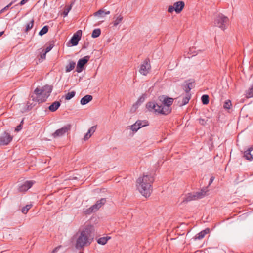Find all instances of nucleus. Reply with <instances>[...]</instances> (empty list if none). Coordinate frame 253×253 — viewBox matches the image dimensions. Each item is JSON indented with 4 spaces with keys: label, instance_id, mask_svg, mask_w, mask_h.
<instances>
[{
    "label": "nucleus",
    "instance_id": "nucleus-1",
    "mask_svg": "<svg viewBox=\"0 0 253 253\" xmlns=\"http://www.w3.org/2000/svg\"><path fill=\"white\" fill-rule=\"evenodd\" d=\"M93 231V226L87 225L76 233L74 238L76 239L75 247L77 249H81L90 245L93 240V236L92 235Z\"/></svg>",
    "mask_w": 253,
    "mask_h": 253
},
{
    "label": "nucleus",
    "instance_id": "nucleus-2",
    "mask_svg": "<svg viewBox=\"0 0 253 253\" xmlns=\"http://www.w3.org/2000/svg\"><path fill=\"white\" fill-rule=\"evenodd\" d=\"M154 180V177L148 174L143 175L137 180V188L143 196L148 197L150 196L152 191V184Z\"/></svg>",
    "mask_w": 253,
    "mask_h": 253
},
{
    "label": "nucleus",
    "instance_id": "nucleus-3",
    "mask_svg": "<svg viewBox=\"0 0 253 253\" xmlns=\"http://www.w3.org/2000/svg\"><path fill=\"white\" fill-rule=\"evenodd\" d=\"M52 90V87L48 85L44 86L42 89L36 88L33 94L31 95V98L33 101L36 102H44L50 95Z\"/></svg>",
    "mask_w": 253,
    "mask_h": 253
},
{
    "label": "nucleus",
    "instance_id": "nucleus-4",
    "mask_svg": "<svg viewBox=\"0 0 253 253\" xmlns=\"http://www.w3.org/2000/svg\"><path fill=\"white\" fill-rule=\"evenodd\" d=\"M228 23V18L223 14H219L217 16L214 22L215 26L219 27L223 31L227 28Z\"/></svg>",
    "mask_w": 253,
    "mask_h": 253
},
{
    "label": "nucleus",
    "instance_id": "nucleus-5",
    "mask_svg": "<svg viewBox=\"0 0 253 253\" xmlns=\"http://www.w3.org/2000/svg\"><path fill=\"white\" fill-rule=\"evenodd\" d=\"M173 98L167 96L161 97L160 100L162 102V108L165 115H167L171 112V105L173 102Z\"/></svg>",
    "mask_w": 253,
    "mask_h": 253
},
{
    "label": "nucleus",
    "instance_id": "nucleus-6",
    "mask_svg": "<svg viewBox=\"0 0 253 253\" xmlns=\"http://www.w3.org/2000/svg\"><path fill=\"white\" fill-rule=\"evenodd\" d=\"M208 191V187H205L201 189L200 191L194 193H189L187 195L183 201L188 202L201 199L206 195V194Z\"/></svg>",
    "mask_w": 253,
    "mask_h": 253
},
{
    "label": "nucleus",
    "instance_id": "nucleus-7",
    "mask_svg": "<svg viewBox=\"0 0 253 253\" xmlns=\"http://www.w3.org/2000/svg\"><path fill=\"white\" fill-rule=\"evenodd\" d=\"M149 124L146 120H137L132 125L128 126L126 130H130L132 133H136L141 128L148 126Z\"/></svg>",
    "mask_w": 253,
    "mask_h": 253
},
{
    "label": "nucleus",
    "instance_id": "nucleus-8",
    "mask_svg": "<svg viewBox=\"0 0 253 253\" xmlns=\"http://www.w3.org/2000/svg\"><path fill=\"white\" fill-rule=\"evenodd\" d=\"M72 126L70 124H67L61 128L57 129L53 134L52 136L54 138H59L65 136L68 133L71 129Z\"/></svg>",
    "mask_w": 253,
    "mask_h": 253
},
{
    "label": "nucleus",
    "instance_id": "nucleus-9",
    "mask_svg": "<svg viewBox=\"0 0 253 253\" xmlns=\"http://www.w3.org/2000/svg\"><path fill=\"white\" fill-rule=\"evenodd\" d=\"M146 107L148 111L151 112L165 115L162 106L159 105L155 102H148L146 105Z\"/></svg>",
    "mask_w": 253,
    "mask_h": 253
},
{
    "label": "nucleus",
    "instance_id": "nucleus-10",
    "mask_svg": "<svg viewBox=\"0 0 253 253\" xmlns=\"http://www.w3.org/2000/svg\"><path fill=\"white\" fill-rule=\"evenodd\" d=\"M184 5V2L182 1L175 2L173 5L169 6L168 11L172 13L174 11L176 13H179L183 10Z\"/></svg>",
    "mask_w": 253,
    "mask_h": 253
},
{
    "label": "nucleus",
    "instance_id": "nucleus-11",
    "mask_svg": "<svg viewBox=\"0 0 253 253\" xmlns=\"http://www.w3.org/2000/svg\"><path fill=\"white\" fill-rule=\"evenodd\" d=\"M190 84L188 85V88L186 89V94L184 97H180L178 98V104L180 106H182L188 103L190 99V96L188 91L191 89L189 87Z\"/></svg>",
    "mask_w": 253,
    "mask_h": 253
},
{
    "label": "nucleus",
    "instance_id": "nucleus-12",
    "mask_svg": "<svg viewBox=\"0 0 253 253\" xmlns=\"http://www.w3.org/2000/svg\"><path fill=\"white\" fill-rule=\"evenodd\" d=\"M150 68L151 66L150 63L145 60L141 64L139 70V72L143 75L146 76L149 72Z\"/></svg>",
    "mask_w": 253,
    "mask_h": 253
},
{
    "label": "nucleus",
    "instance_id": "nucleus-13",
    "mask_svg": "<svg viewBox=\"0 0 253 253\" xmlns=\"http://www.w3.org/2000/svg\"><path fill=\"white\" fill-rule=\"evenodd\" d=\"M82 34V31L78 30L73 35L70 41V42L72 46H76L78 44V42L81 38Z\"/></svg>",
    "mask_w": 253,
    "mask_h": 253
},
{
    "label": "nucleus",
    "instance_id": "nucleus-14",
    "mask_svg": "<svg viewBox=\"0 0 253 253\" xmlns=\"http://www.w3.org/2000/svg\"><path fill=\"white\" fill-rule=\"evenodd\" d=\"M105 198H101L100 200L97 201L96 203L92 206L89 209L90 212H95L100 208L105 203Z\"/></svg>",
    "mask_w": 253,
    "mask_h": 253
},
{
    "label": "nucleus",
    "instance_id": "nucleus-15",
    "mask_svg": "<svg viewBox=\"0 0 253 253\" xmlns=\"http://www.w3.org/2000/svg\"><path fill=\"white\" fill-rule=\"evenodd\" d=\"M89 59V57L88 56H85L84 58L80 59L77 63V71L78 73L81 72L84 66V65L87 63V62L88 61Z\"/></svg>",
    "mask_w": 253,
    "mask_h": 253
},
{
    "label": "nucleus",
    "instance_id": "nucleus-16",
    "mask_svg": "<svg viewBox=\"0 0 253 253\" xmlns=\"http://www.w3.org/2000/svg\"><path fill=\"white\" fill-rule=\"evenodd\" d=\"M34 182L32 180L26 181L19 186L18 190L20 192H25L30 189L33 185Z\"/></svg>",
    "mask_w": 253,
    "mask_h": 253
},
{
    "label": "nucleus",
    "instance_id": "nucleus-17",
    "mask_svg": "<svg viewBox=\"0 0 253 253\" xmlns=\"http://www.w3.org/2000/svg\"><path fill=\"white\" fill-rule=\"evenodd\" d=\"M124 17L121 14H116L113 18L112 24L113 27H117L123 21Z\"/></svg>",
    "mask_w": 253,
    "mask_h": 253
},
{
    "label": "nucleus",
    "instance_id": "nucleus-18",
    "mask_svg": "<svg viewBox=\"0 0 253 253\" xmlns=\"http://www.w3.org/2000/svg\"><path fill=\"white\" fill-rule=\"evenodd\" d=\"M97 128V126H91L88 130L87 132L84 134L83 140L84 141H88L95 132Z\"/></svg>",
    "mask_w": 253,
    "mask_h": 253
},
{
    "label": "nucleus",
    "instance_id": "nucleus-19",
    "mask_svg": "<svg viewBox=\"0 0 253 253\" xmlns=\"http://www.w3.org/2000/svg\"><path fill=\"white\" fill-rule=\"evenodd\" d=\"M12 140V137L7 132H4L0 136V142H10Z\"/></svg>",
    "mask_w": 253,
    "mask_h": 253
},
{
    "label": "nucleus",
    "instance_id": "nucleus-20",
    "mask_svg": "<svg viewBox=\"0 0 253 253\" xmlns=\"http://www.w3.org/2000/svg\"><path fill=\"white\" fill-rule=\"evenodd\" d=\"M252 151H253V147L251 146L244 152V157L247 160L252 161L253 159V155L251 154Z\"/></svg>",
    "mask_w": 253,
    "mask_h": 253
},
{
    "label": "nucleus",
    "instance_id": "nucleus-21",
    "mask_svg": "<svg viewBox=\"0 0 253 253\" xmlns=\"http://www.w3.org/2000/svg\"><path fill=\"white\" fill-rule=\"evenodd\" d=\"M210 232L209 228H206L205 230L201 231L198 234H196L194 237L195 240H201L203 239L205 236Z\"/></svg>",
    "mask_w": 253,
    "mask_h": 253
},
{
    "label": "nucleus",
    "instance_id": "nucleus-22",
    "mask_svg": "<svg viewBox=\"0 0 253 253\" xmlns=\"http://www.w3.org/2000/svg\"><path fill=\"white\" fill-rule=\"evenodd\" d=\"M93 97L91 95H86L81 99L80 103L82 105H84L91 101Z\"/></svg>",
    "mask_w": 253,
    "mask_h": 253
},
{
    "label": "nucleus",
    "instance_id": "nucleus-23",
    "mask_svg": "<svg viewBox=\"0 0 253 253\" xmlns=\"http://www.w3.org/2000/svg\"><path fill=\"white\" fill-rule=\"evenodd\" d=\"M60 105H61V104H60V102L55 101L54 102H53L51 105H50L49 106L48 109L50 111H51L52 112H54L58 109V108L60 107Z\"/></svg>",
    "mask_w": 253,
    "mask_h": 253
},
{
    "label": "nucleus",
    "instance_id": "nucleus-24",
    "mask_svg": "<svg viewBox=\"0 0 253 253\" xmlns=\"http://www.w3.org/2000/svg\"><path fill=\"white\" fill-rule=\"evenodd\" d=\"M110 13L109 11H105L103 10L100 9L94 13L95 16H98L100 18L104 17L106 15H109Z\"/></svg>",
    "mask_w": 253,
    "mask_h": 253
},
{
    "label": "nucleus",
    "instance_id": "nucleus-25",
    "mask_svg": "<svg viewBox=\"0 0 253 253\" xmlns=\"http://www.w3.org/2000/svg\"><path fill=\"white\" fill-rule=\"evenodd\" d=\"M110 239V237H101V238H99L97 240V243L99 244H100V245H105L107 243V241Z\"/></svg>",
    "mask_w": 253,
    "mask_h": 253
},
{
    "label": "nucleus",
    "instance_id": "nucleus-26",
    "mask_svg": "<svg viewBox=\"0 0 253 253\" xmlns=\"http://www.w3.org/2000/svg\"><path fill=\"white\" fill-rule=\"evenodd\" d=\"M75 63L74 62H70L66 67V72H69L75 68Z\"/></svg>",
    "mask_w": 253,
    "mask_h": 253
},
{
    "label": "nucleus",
    "instance_id": "nucleus-27",
    "mask_svg": "<svg viewBox=\"0 0 253 253\" xmlns=\"http://www.w3.org/2000/svg\"><path fill=\"white\" fill-rule=\"evenodd\" d=\"M100 34H101L100 29L99 28L95 29L93 31L92 33L91 36L92 38H97L99 36Z\"/></svg>",
    "mask_w": 253,
    "mask_h": 253
},
{
    "label": "nucleus",
    "instance_id": "nucleus-28",
    "mask_svg": "<svg viewBox=\"0 0 253 253\" xmlns=\"http://www.w3.org/2000/svg\"><path fill=\"white\" fill-rule=\"evenodd\" d=\"M48 31V27L44 26L39 32V34L40 36H42L47 33Z\"/></svg>",
    "mask_w": 253,
    "mask_h": 253
},
{
    "label": "nucleus",
    "instance_id": "nucleus-29",
    "mask_svg": "<svg viewBox=\"0 0 253 253\" xmlns=\"http://www.w3.org/2000/svg\"><path fill=\"white\" fill-rule=\"evenodd\" d=\"M71 7H72L71 5H70V6L68 5V6H65L64 10L62 13V14L64 17L67 16L69 12L71 9Z\"/></svg>",
    "mask_w": 253,
    "mask_h": 253
},
{
    "label": "nucleus",
    "instance_id": "nucleus-30",
    "mask_svg": "<svg viewBox=\"0 0 253 253\" xmlns=\"http://www.w3.org/2000/svg\"><path fill=\"white\" fill-rule=\"evenodd\" d=\"M202 102L203 104L206 105L209 103V96L207 95H203L201 97Z\"/></svg>",
    "mask_w": 253,
    "mask_h": 253
},
{
    "label": "nucleus",
    "instance_id": "nucleus-31",
    "mask_svg": "<svg viewBox=\"0 0 253 253\" xmlns=\"http://www.w3.org/2000/svg\"><path fill=\"white\" fill-rule=\"evenodd\" d=\"M75 95V92L74 91H71L66 94L65 99L66 100H70Z\"/></svg>",
    "mask_w": 253,
    "mask_h": 253
},
{
    "label": "nucleus",
    "instance_id": "nucleus-32",
    "mask_svg": "<svg viewBox=\"0 0 253 253\" xmlns=\"http://www.w3.org/2000/svg\"><path fill=\"white\" fill-rule=\"evenodd\" d=\"M31 207V205H27L22 209V212L24 214H26Z\"/></svg>",
    "mask_w": 253,
    "mask_h": 253
},
{
    "label": "nucleus",
    "instance_id": "nucleus-33",
    "mask_svg": "<svg viewBox=\"0 0 253 253\" xmlns=\"http://www.w3.org/2000/svg\"><path fill=\"white\" fill-rule=\"evenodd\" d=\"M232 105L231 102L230 100H226L224 104V108L225 109H229L231 108V106Z\"/></svg>",
    "mask_w": 253,
    "mask_h": 253
},
{
    "label": "nucleus",
    "instance_id": "nucleus-34",
    "mask_svg": "<svg viewBox=\"0 0 253 253\" xmlns=\"http://www.w3.org/2000/svg\"><path fill=\"white\" fill-rule=\"evenodd\" d=\"M141 104L138 102L137 101H136L135 103L133 104V105H132L131 108V111H133V112H135L136 109L138 108V107Z\"/></svg>",
    "mask_w": 253,
    "mask_h": 253
},
{
    "label": "nucleus",
    "instance_id": "nucleus-35",
    "mask_svg": "<svg viewBox=\"0 0 253 253\" xmlns=\"http://www.w3.org/2000/svg\"><path fill=\"white\" fill-rule=\"evenodd\" d=\"M246 96L248 98H251L253 97V87L251 88L246 93Z\"/></svg>",
    "mask_w": 253,
    "mask_h": 253
},
{
    "label": "nucleus",
    "instance_id": "nucleus-36",
    "mask_svg": "<svg viewBox=\"0 0 253 253\" xmlns=\"http://www.w3.org/2000/svg\"><path fill=\"white\" fill-rule=\"evenodd\" d=\"M146 97V95L142 94L139 97V98L138 99L137 101L141 104L145 101Z\"/></svg>",
    "mask_w": 253,
    "mask_h": 253
},
{
    "label": "nucleus",
    "instance_id": "nucleus-37",
    "mask_svg": "<svg viewBox=\"0 0 253 253\" xmlns=\"http://www.w3.org/2000/svg\"><path fill=\"white\" fill-rule=\"evenodd\" d=\"M34 20L32 19L26 25V31L30 30L33 26Z\"/></svg>",
    "mask_w": 253,
    "mask_h": 253
},
{
    "label": "nucleus",
    "instance_id": "nucleus-38",
    "mask_svg": "<svg viewBox=\"0 0 253 253\" xmlns=\"http://www.w3.org/2000/svg\"><path fill=\"white\" fill-rule=\"evenodd\" d=\"M22 123H23V121H22L21 122V123L19 125H18L15 129V131H16V132H18L19 131H20L22 128Z\"/></svg>",
    "mask_w": 253,
    "mask_h": 253
},
{
    "label": "nucleus",
    "instance_id": "nucleus-39",
    "mask_svg": "<svg viewBox=\"0 0 253 253\" xmlns=\"http://www.w3.org/2000/svg\"><path fill=\"white\" fill-rule=\"evenodd\" d=\"M52 47H52V46H51V45H50V46H49L47 47L46 48L45 51L44 52H46V53H47V52H49V51L51 50V49L52 48Z\"/></svg>",
    "mask_w": 253,
    "mask_h": 253
},
{
    "label": "nucleus",
    "instance_id": "nucleus-40",
    "mask_svg": "<svg viewBox=\"0 0 253 253\" xmlns=\"http://www.w3.org/2000/svg\"><path fill=\"white\" fill-rule=\"evenodd\" d=\"M60 247V246L56 247L55 249H54L52 250L51 253H56L57 252V251L59 249Z\"/></svg>",
    "mask_w": 253,
    "mask_h": 253
},
{
    "label": "nucleus",
    "instance_id": "nucleus-41",
    "mask_svg": "<svg viewBox=\"0 0 253 253\" xmlns=\"http://www.w3.org/2000/svg\"><path fill=\"white\" fill-rule=\"evenodd\" d=\"M46 53L44 52L43 53H42L41 55V58L44 59L45 58V57H46Z\"/></svg>",
    "mask_w": 253,
    "mask_h": 253
},
{
    "label": "nucleus",
    "instance_id": "nucleus-42",
    "mask_svg": "<svg viewBox=\"0 0 253 253\" xmlns=\"http://www.w3.org/2000/svg\"><path fill=\"white\" fill-rule=\"evenodd\" d=\"M214 177H211V178L210 179L209 183V185H211L213 181L214 180Z\"/></svg>",
    "mask_w": 253,
    "mask_h": 253
},
{
    "label": "nucleus",
    "instance_id": "nucleus-43",
    "mask_svg": "<svg viewBox=\"0 0 253 253\" xmlns=\"http://www.w3.org/2000/svg\"><path fill=\"white\" fill-rule=\"evenodd\" d=\"M28 0H22L21 2H20V4L21 5H23Z\"/></svg>",
    "mask_w": 253,
    "mask_h": 253
},
{
    "label": "nucleus",
    "instance_id": "nucleus-44",
    "mask_svg": "<svg viewBox=\"0 0 253 253\" xmlns=\"http://www.w3.org/2000/svg\"><path fill=\"white\" fill-rule=\"evenodd\" d=\"M12 4V3H10L9 5H8L7 6H6V7H5L3 9V10H6L7 8H8Z\"/></svg>",
    "mask_w": 253,
    "mask_h": 253
},
{
    "label": "nucleus",
    "instance_id": "nucleus-45",
    "mask_svg": "<svg viewBox=\"0 0 253 253\" xmlns=\"http://www.w3.org/2000/svg\"><path fill=\"white\" fill-rule=\"evenodd\" d=\"M4 33V32L2 31V32H0V37Z\"/></svg>",
    "mask_w": 253,
    "mask_h": 253
},
{
    "label": "nucleus",
    "instance_id": "nucleus-46",
    "mask_svg": "<svg viewBox=\"0 0 253 253\" xmlns=\"http://www.w3.org/2000/svg\"><path fill=\"white\" fill-rule=\"evenodd\" d=\"M7 144H8V143H0V145H7Z\"/></svg>",
    "mask_w": 253,
    "mask_h": 253
}]
</instances>
